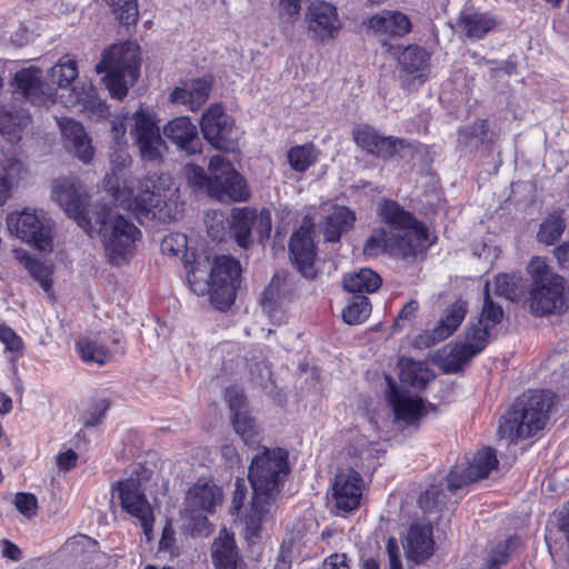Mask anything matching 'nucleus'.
<instances>
[{"label": "nucleus", "mask_w": 569, "mask_h": 569, "mask_svg": "<svg viewBox=\"0 0 569 569\" xmlns=\"http://www.w3.org/2000/svg\"><path fill=\"white\" fill-rule=\"evenodd\" d=\"M418 309L419 303L417 300L408 301L399 311L398 317L393 323V329H401L405 326V321H412L416 318Z\"/></svg>", "instance_id": "nucleus-64"}, {"label": "nucleus", "mask_w": 569, "mask_h": 569, "mask_svg": "<svg viewBox=\"0 0 569 569\" xmlns=\"http://www.w3.org/2000/svg\"><path fill=\"white\" fill-rule=\"evenodd\" d=\"M16 507L22 515L32 517L37 512L38 501L33 493L19 492L16 495Z\"/></svg>", "instance_id": "nucleus-63"}, {"label": "nucleus", "mask_w": 569, "mask_h": 569, "mask_svg": "<svg viewBox=\"0 0 569 569\" xmlns=\"http://www.w3.org/2000/svg\"><path fill=\"white\" fill-rule=\"evenodd\" d=\"M476 481L467 466H453L447 475V486L450 491H456Z\"/></svg>", "instance_id": "nucleus-58"}, {"label": "nucleus", "mask_w": 569, "mask_h": 569, "mask_svg": "<svg viewBox=\"0 0 569 569\" xmlns=\"http://www.w3.org/2000/svg\"><path fill=\"white\" fill-rule=\"evenodd\" d=\"M489 132V126L487 119H478L471 124L459 128L458 139L459 142L469 146L473 140H480L483 143L485 138Z\"/></svg>", "instance_id": "nucleus-56"}, {"label": "nucleus", "mask_w": 569, "mask_h": 569, "mask_svg": "<svg viewBox=\"0 0 569 569\" xmlns=\"http://www.w3.org/2000/svg\"><path fill=\"white\" fill-rule=\"evenodd\" d=\"M289 256L297 270L306 278L313 279L317 276L315 262L318 253L316 243V224L306 216L301 224L290 236Z\"/></svg>", "instance_id": "nucleus-11"}, {"label": "nucleus", "mask_w": 569, "mask_h": 569, "mask_svg": "<svg viewBox=\"0 0 569 569\" xmlns=\"http://www.w3.org/2000/svg\"><path fill=\"white\" fill-rule=\"evenodd\" d=\"M476 357L475 351L463 343L456 345L442 359L441 369L445 373H458Z\"/></svg>", "instance_id": "nucleus-48"}, {"label": "nucleus", "mask_w": 569, "mask_h": 569, "mask_svg": "<svg viewBox=\"0 0 569 569\" xmlns=\"http://www.w3.org/2000/svg\"><path fill=\"white\" fill-rule=\"evenodd\" d=\"M493 286L495 295L505 297L509 300H515V297L517 296V286L512 278L507 273L497 274L493 280Z\"/></svg>", "instance_id": "nucleus-60"}, {"label": "nucleus", "mask_w": 569, "mask_h": 569, "mask_svg": "<svg viewBox=\"0 0 569 569\" xmlns=\"http://www.w3.org/2000/svg\"><path fill=\"white\" fill-rule=\"evenodd\" d=\"M503 319L502 307L495 302L490 293V282L486 281L483 287V303L478 318L480 325L493 329Z\"/></svg>", "instance_id": "nucleus-49"}, {"label": "nucleus", "mask_w": 569, "mask_h": 569, "mask_svg": "<svg viewBox=\"0 0 569 569\" xmlns=\"http://www.w3.org/2000/svg\"><path fill=\"white\" fill-rule=\"evenodd\" d=\"M240 262L233 257L222 254L214 258L208 293L216 309L227 311L233 305L240 284Z\"/></svg>", "instance_id": "nucleus-7"}, {"label": "nucleus", "mask_w": 569, "mask_h": 569, "mask_svg": "<svg viewBox=\"0 0 569 569\" xmlns=\"http://www.w3.org/2000/svg\"><path fill=\"white\" fill-rule=\"evenodd\" d=\"M530 276L529 309L536 317L560 315L568 308L567 280L555 272L542 257H532L527 267Z\"/></svg>", "instance_id": "nucleus-2"}, {"label": "nucleus", "mask_w": 569, "mask_h": 569, "mask_svg": "<svg viewBox=\"0 0 569 569\" xmlns=\"http://www.w3.org/2000/svg\"><path fill=\"white\" fill-rule=\"evenodd\" d=\"M164 181L157 173L148 174L139 182V192L133 197L131 207L136 214L144 218H154L164 203Z\"/></svg>", "instance_id": "nucleus-21"}, {"label": "nucleus", "mask_w": 569, "mask_h": 569, "mask_svg": "<svg viewBox=\"0 0 569 569\" xmlns=\"http://www.w3.org/2000/svg\"><path fill=\"white\" fill-rule=\"evenodd\" d=\"M456 26L461 38L479 41L497 28L498 19L489 11L463 9L458 14Z\"/></svg>", "instance_id": "nucleus-24"}, {"label": "nucleus", "mask_w": 569, "mask_h": 569, "mask_svg": "<svg viewBox=\"0 0 569 569\" xmlns=\"http://www.w3.org/2000/svg\"><path fill=\"white\" fill-rule=\"evenodd\" d=\"M7 224L10 233L39 250L52 247L51 226L36 211L11 212L7 216Z\"/></svg>", "instance_id": "nucleus-13"}, {"label": "nucleus", "mask_w": 569, "mask_h": 569, "mask_svg": "<svg viewBox=\"0 0 569 569\" xmlns=\"http://www.w3.org/2000/svg\"><path fill=\"white\" fill-rule=\"evenodd\" d=\"M77 101L82 104L87 112L98 119H106L110 114L109 106L97 97L92 87L87 92L86 98H78Z\"/></svg>", "instance_id": "nucleus-57"}, {"label": "nucleus", "mask_w": 569, "mask_h": 569, "mask_svg": "<svg viewBox=\"0 0 569 569\" xmlns=\"http://www.w3.org/2000/svg\"><path fill=\"white\" fill-rule=\"evenodd\" d=\"M387 401L396 420L403 421L408 426H418L420 419L427 416V406L422 398L410 397L391 381Z\"/></svg>", "instance_id": "nucleus-23"}, {"label": "nucleus", "mask_w": 569, "mask_h": 569, "mask_svg": "<svg viewBox=\"0 0 569 569\" xmlns=\"http://www.w3.org/2000/svg\"><path fill=\"white\" fill-rule=\"evenodd\" d=\"M356 221L355 212L346 206L337 207L325 219L323 237L326 242H338L341 236L353 228Z\"/></svg>", "instance_id": "nucleus-34"}, {"label": "nucleus", "mask_w": 569, "mask_h": 569, "mask_svg": "<svg viewBox=\"0 0 569 569\" xmlns=\"http://www.w3.org/2000/svg\"><path fill=\"white\" fill-rule=\"evenodd\" d=\"M557 403L555 392L528 389L519 395L500 417L497 433L511 442L529 439L543 430Z\"/></svg>", "instance_id": "nucleus-1"}, {"label": "nucleus", "mask_w": 569, "mask_h": 569, "mask_svg": "<svg viewBox=\"0 0 569 569\" xmlns=\"http://www.w3.org/2000/svg\"><path fill=\"white\" fill-rule=\"evenodd\" d=\"M79 70L78 63L74 58L69 54L60 58L49 72V78L52 83L59 88H67L78 78Z\"/></svg>", "instance_id": "nucleus-46"}, {"label": "nucleus", "mask_w": 569, "mask_h": 569, "mask_svg": "<svg viewBox=\"0 0 569 569\" xmlns=\"http://www.w3.org/2000/svg\"><path fill=\"white\" fill-rule=\"evenodd\" d=\"M366 26L375 34L405 37L412 30L410 18L401 11L382 10L368 18Z\"/></svg>", "instance_id": "nucleus-27"}, {"label": "nucleus", "mask_w": 569, "mask_h": 569, "mask_svg": "<svg viewBox=\"0 0 569 569\" xmlns=\"http://www.w3.org/2000/svg\"><path fill=\"white\" fill-rule=\"evenodd\" d=\"M352 140L358 148L377 159H393L399 150L409 147L403 138L383 136L373 126L359 123L352 128Z\"/></svg>", "instance_id": "nucleus-15"}, {"label": "nucleus", "mask_w": 569, "mask_h": 569, "mask_svg": "<svg viewBox=\"0 0 569 569\" xmlns=\"http://www.w3.org/2000/svg\"><path fill=\"white\" fill-rule=\"evenodd\" d=\"M566 228L565 210L558 208L541 221L537 231V240L545 246H552L561 238Z\"/></svg>", "instance_id": "nucleus-39"}, {"label": "nucleus", "mask_w": 569, "mask_h": 569, "mask_svg": "<svg viewBox=\"0 0 569 569\" xmlns=\"http://www.w3.org/2000/svg\"><path fill=\"white\" fill-rule=\"evenodd\" d=\"M406 556L416 563L428 560L436 549L432 526L429 523H412L403 541Z\"/></svg>", "instance_id": "nucleus-26"}, {"label": "nucleus", "mask_w": 569, "mask_h": 569, "mask_svg": "<svg viewBox=\"0 0 569 569\" xmlns=\"http://www.w3.org/2000/svg\"><path fill=\"white\" fill-rule=\"evenodd\" d=\"M284 276L276 273L268 287L263 290L261 307L274 325H281L284 321V311L281 308V287L284 282Z\"/></svg>", "instance_id": "nucleus-35"}, {"label": "nucleus", "mask_w": 569, "mask_h": 569, "mask_svg": "<svg viewBox=\"0 0 569 569\" xmlns=\"http://www.w3.org/2000/svg\"><path fill=\"white\" fill-rule=\"evenodd\" d=\"M468 308L467 302L459 300L453 302L447 310L446 315L439 321L437 328V337L432 342H440L449 338L462 323L466 318Z\"/></svg>", "instance_id": "nucleus-40"}, {"label": "nucleus", "mask_w": 569, "mask_h": 569, "mask_svg": "<svg viewBox=\"0 0 569 569\" xmlns=\"http://www.w3.org/2000/svg\"><path fill=\"white\" fill-rule=\"evenodd\" d=\"M224 400L230 410V423L236 435L248 447L259 446L262 440L260 428L249 410L244 390L238 386H229L224 390Z\"/></svg>", "instance_id": "nucleus-9"}, {"label": "nucleus", "mask_w": 569, "mask_h": 569, "mask_svg": "<svg viewBox=\"0 0 569 569\" xmlns=\"http://www.w3.org/2000/svg\"><path fill=\"white\" fill-rule=\"evenodd\" d=\"M382 47H386V51L397 59L400 72L411 77L403 87L409 89L427 81L428 76L425 70L429 66L430 54L425 48L418 44H408L402 48L386 41L382 42Z\"/></svg>", "instance_id": "nucleus-18"}, {"label": "nucleus", "mask_w": 569, "mask_h": 569, "mask_svg": "<svg viewBox=\"0 0 569 569\" xmlns=\"http://www.w3.org/2000/svg\"><path fill=\"white\" fill-rule=\"evenodd\" d=\"M207 266L196 262L187 273L190 290L201 297L208 293L211 286V272L207 278Z\"/></svg>", "instance_id": "nucleus-53"}, {"label": "nucleus", "mask_w": 569, "mask_h": 569, "mask_svg": "<svg viewBox=\"0 0 569 569\" xmlns=\"http://www.w3.org/2000/svg\"><path fill=\"white\" fill-rule=\"evenodd\" d=\"M273 501L274 499L253 493L250 508L244 516L247 539L250 540L260 537L263 519L269 512Z\"/></svg>", "instance_id": "nucleus-37"}, {"label": "nucleus", "mask_w": 569, "mask_h": 569, "mask_svg": "<svg viewBox=\"0 0 569 569\" xmlns=\"http://www.w3.org/2000/svg\"><path fill=\"white\" fill-rule=\"evenodd\" d=\"M211 82L203 78L192 79L183 83V87H176L170 93V101L188 106L194 111L203 106L209 99Z\"/></svg>", "instance_id": "nucleus-29"}, {"label": "nucleus", "mask_w": 569, "mask_h": 569, "mask_svg": "<svg viewBox=\"0 0 569 569\" xmlns=\"http://www.w3.org/2000/svg\"><path fill=\"white\" fill-rule=\"evenodd\" d=\"M211 562L214 569H248L237 545L234 533L222 529L211 546Z\"/></svg>", "instance_id": "nucleus-25"}, {"label": "nucleus", "mask_w": 569, "mask_h": 569, "mask_svg": "<svg viewBox=\"0 0 569 569\" xmlns=\"http://www.w3.org/2000/svg\"><path fill=\"white\" fill-rule=\"evenodd\" d=\"M446 495L437 485H430L418 498V506L423 513H439L445 506Z\"/></svg>", "instance_id": "nucleus-52"}, {"label": "nucleus", "mask_w": 569, "mask_h": 569, "mask_svg": "<svg viewBox=\"0 0 569 569\" xmlns=\"http://www.w3.org/2000/svg\"><path fill=\"white\" fill-rule=\"evenodd\" d=\"M290 167L296 172H306L318 160V150L312 142L291 147L287 152Z\"/></svg>", "instance_id": "nucleus-44"}, {"label": "nucleus", "mask_w": 569, "mask_h": 569, "mask_svg": "<svg viewBox=\"0 0 569 569\" xmlns=\"http://www.w3.org/2000/svg\"><path fill=\"white\" fill-rule=\"evenodd\" d=\"M164 137L176 146L177 150L186 156L201 153L202 141L198 128L188 117H178L163 127Z\"/></svg>", "instance_id": "nucleus-22"}, {"label": "nucleus", "mask_w": 569, "mask_h": 569, "mask_svg": "<svg viewBox=\"0 0 569 569\" xmlns=\"http://www.w3.org/2000/svg\"><path fill=\"white\" fill-rule=\"evenodd\" d=\"M371 313V303L365 295H353L342 310V319L350 326L363 323Z\"/></svg>", "instance_id": "nucleus-47"}, {"label": "nucleus", "mask_w": 569, "mask_h": 569, "mask_svg": "<svg viewBox=\"0 0 569 569\" xmlns=\"http://www.w3.org/2000/svg\"><path fill=\"white\" fill-rule=\"evenodd\" d=\"M53 200L86 232H90L91 219L88 212V194L81 190L78 181L71 178L58 179L52 189Z\"/></svg>", "instance_id": "nucleus-12"}, {"label": "nucleus", "mask_w": 569, "mask_h": 569, "mask_svg": "<svg viewBox=\"0 0 569 569\" xmlns=\"http://www.w3.org/2000/svg\"><path fill=\"white\" fill-rule=\"evenodd\" d=\"M131 134L139 148L141 158L148 161H161L160 147L164 144L154 113L142 104L132 114Z\"/></svg>", "instance_id": "nucleus-16"}, {"label": "nucleus", "mask_w": 569, "mask_h": 569, "mask_svg": "<svg viewBox=\"0 0 569 569\" xmlns=\"http://www.w3.org/2000/svg\"><path fill=\"white\" fill-rule=\"evenodd\" d=\"M118 22L122 26H136L139 19L137 0H106Z\"/></svg>", "instance_id": "nucleus-51"}, {"label": "nucleus", "mask_w": 569, "mask_h": 569, "mask_svg": "<svg viewBox=\"0 0 569 569\" xmlns=\"http://www.w3.org/2000/svg\"><path fill=\"white\" fill-rule=\"evenodd\" d=\"M289 473V452L283 448L263 447L251 460L248 479L254 495L276 500Z\"/></svg>", "instance_id": "nucleus-5"}, {"label": "nucleus", "mask_w": 569, "mask_h": 569, "mask_svg": "<svg viewBox=\"0 0 569 569\" xmlns=\"http://www.w3.org/2000/svg\"><path fill=\"white\" fill-rule=\"evenodd\" d=\"M187 499L192 510L213 512L222 499V490L211 480L199 479L189 489Z\"/></svg>", "instance_id": "nucleus-30"}, {"label": "nucleus", "mask_w": 569, "mask_h": 569, "mask_svg": "<svg viewBox=\"0 0 569 569\" xmlns=\"http://www.w3.org/2000/svg\"><path fill=\"white\" fill-rule=\"evenodd\" d=\"M0 341L9 351L20 352L23 349L21 337L11 327L3 323H0Z\"/></svg>", "instance_id": "nucleus-62"}, {"label": "nucleus", "mask_w": 569, "mask_h": 569, "mask_svg": "<svg viewBox=\"0 0 569 569\" xmlns=\"http://www.w3.org/2000/svg\"><path fill=\"white\" fill-rule=\"evenodd\" d=\"M96 222L102 238L109 262L122 266L129 261L136 251V242L141 239V231L122 214H112V209L103 204L96 212Z\"/></svg>", "instance_id": "nucleus-4"}, {"label": "nucleus", "mask_w": 569, "mask_h": 569, "mask_svg": "<svg viewBox=\"0 0 569 569\" xmlns=\"http://www.w3.org/2000/svg\"><path fill=\"white\" fill-rule=\"evenodd\" d=\"M112 490L118 492L121 509L139 521L146 540L150 541L153 537L154 515L140 483L127 478L117 481Z\"/></svg>", "instance_id": "nucleus-10"}, {"label": "nucleus", "mask_w": 569, "mask_h": 569, "mask_svg": "<svg viewBox=\"0 0 569 569\" xmlns=\"http://www.w3.org/2000/svg\"><path fill=\"white\" fill-rule=\"evenodd\" d=\"M307 30L315 41L326 42L335 39L341 28L338 11L326 1H313L305 14Z\"/></svg>", "instance_id": "nucleus-19"}, {"label": "nucleus", "mask_w": 569, "mask_h": 569, "mask_svg": "<svg viewBox=\"0 0 569 569\" xmlns=\"http://www.w3.org/2000/svg\"><path fill=\"white\" fill-rule=\"evenodd\" d=\"M18 259L24 269L29 272V274L40 284V287L46 292H49L53 283V269L27 252L20 254Z\"/></svg>", "instance_id": "nucleus-42"}, {"label": "nucleus", "mask_w": 569, "mask_h": 569, "mask_svg": "<svg viewBox=\"0 0 569 569\" xmlns=\"http://www.w3.org/2000/svg\"><path fill=\"white\" fill-rule=\"evenodd\" d=\"M253 230L258 237V241L261 243L270 238L272 220L269 209L262 208L259 212L256 211Z\"/></svg>", "instance_id": "nucleus-59"}, {"label": "nucleus", "mask_w": 569, "mask_h": 569, "mask_svg": "<svg viewBox=\"0 0 569 569\" xmlns=\"http://www.w3.org/2000/svg\"><path fill=\"white\" fill-rule=\"evenodd\" d=\"M203 138L216 149L232 151L237 146L234 121L220 103L209 107L200 121Z\"/></svg>", "instance_id": "nucleus-14"}, {"label": "nucleus", "mask_w": 569, "mask_h": 569, "mask_svg": "<svg viewBox=\"0 0 569 569\" xmlns=\"http://www.w3.org/2000/svg\"><path fill=\"white\" fill-rule=\"evenodd\" d=\"M515 540L516 536H511L491 548L488 551L485 562L480 569H501L502 566L507 565Z\"/></svg>", "instance_id": "nucleus-50"}, {"label": "nucleus", "mask_w": 569, "mask_h": 569, "mask_svg": "<svg viewBox=\"0 0 569 569\" xmlns=\"http://www.w3.org/2000/svg\"><path fill=\"white\" fill-rule=\"evenodd\" d=\"M211 172L210 197L220 202H242L250 198V189L244 178L232 162L216 154L209 161Z\"/></svg>", "instance_id": "nucleus-6"}, {"label": "nucleus", "mask_w": 569, "mask_h": 569, "mask_svg": "<svg viewBox=\"0 0 569 569\" xmlns=\"http://www.w3.org/2000/svg\"><path fill=\"white\" fill-rule=\"evenodd\" d=\"M256 218V209L238 207L231 210L229 230L234 242L242 249L252 244V230Z\"/></svg>", "instance_id": "nucleus-31"}, {"label": "nucleus", "mask_w": 569, "mask_h": 569, "mask_svg": "<svg viewBox=\"0 0 569 569\" xmlns=\"http://www.w3.org/2000/svg\"><path fill=\"white\" fill-rule=\"evenodd\" d=\"M12 84L14 92L37 103L43 98L42 71L36 67L23 68L14 73Z\"/></svg>", "instance_id": "nucleus-33"}, {"label": "nucleus", "mask_w": 569, "mask_h": 569, "mask_svg": "<svg viewBox=\"0 0 569 569\" xmlns=\"http://www.w3.org/2000/svg\"><path fill=\"white\" fill-rule=\"evenodd\" d=\"M377 214L391 229L390 231L399 234H409L410 242L415 246L417 252H421L427 248L428 228L411 211L400 206L398 201L382 199L378 203Z\"/></svg>", "instance_id": "nucleus-8"}, {"label": "nucleus", "mask_w": 569, "mask_h": 569, "mask_svg": "<svg viewBox=\"0 0 569 569\" xmlns=\"http://www.w3.org/2000/svg\"><path fill=\"white\" fill-rule=\"evenodd\" d=\"M366 257H379L383 253L400 254L403 258H415L417 251L411 244L409 234H399L380 227L375 229L362 247Z\"/></svg>", "instance_id": "nucleus-20"}, {"label": "nucleus", "mask_w": 569, "mask_h": 569, "mask_svg": "<svg viewBox=\"0 0 569 569\" xmlns=\"http://www.w3.org/2000/svg\"><path fill=\"white\" fill-rule=\"evenodd\" d=\"M139 47L132 42L110 46L96 64L97 73H104L103 82L110 96L122 100L128 94V82L133 84L140 76Z\"/></svg>", "instance_id": "nucleus-3"}, {"label": "nucleus", "mask_w": 569, "mask_h": 569, "mask_svg": "<svg viewBox=\"0 0 569 569\" xmlns=\"http://www.w3.org/2000/svg\"><path fill=\"white\" fill-rule=\"evenodd\" d=\"M490 331L491 329L479 322L471 325L466 330V340L462 343L473 350L475 355L478 356L488 346Z\"/></svg>", "instance_id": "nucleus-54"}, {"label": "nucleus", "mask_w": 569, "mask_h": 569, "mask_svg": "<svg viewBox=\"0 0 569 569\" xmlns=\"http://www.w3.org/2000/svg\"><path fill=\"white\" fill-rule=\"evenodd\" d=\"M188 243V239L183 233H171L163 238L161 249L164 253L178 256L181 253Z\"/></svg>", "instance_id": "nucleus-61"}, {"label": "nucleus", "mask_w": 569, "mask_h": 569, "mask_svg": "<svg viewBox=\"0 0 569 569\" xmlns=\"http://www.w3.org/2000/svg\"><path fill=\"white\" fill-rule=\"evenodd\" d=\"M183 176L190 187L196 190H206L210 196L211 172L209 174L201 166L187 163L183 167Z\"/></svg>", "instance_id": "nucleus-55"}, {"label": "nucleus", "mask_w": 569, "mask_h": 569, "mask_svg": "<svg viewBox=\"0 0 569 569\" xmlns=\"http://www.w3.org/2000/svg\"><path fill=\"white\" fill-rule=\"evenodd\" d=\"M29 116L22 111H10L0 107V132L7 140L14 142L21 139Z\"/></svg>", "instance_id": "nucleus-41"}, {"label": "nucleus", "mask_w": 569, "mask_h": 569, "mask_svg": "<svg viewBox=\"0 0 569 569\" xmlns=\"http://www.w3.org/2000/svg\"><path fill=\"white\" fill-rule=\"evenodd\" d=\"M59 126L67 146L73 150L74 156L82 162L89 163L93 158V147L82 123L71 118H63L59 121Z\"/></svg>", "instance_id": "nucleus-28"}, {"label": "nucleus", "mask_w": 569, "mask_h": 569, "mask_svg": "<svg viewBox=\"0 0 569 569\" xmlns=\"http://www.w3.org/2000/svg\"><path fill=\"white\" fill-rule=\"evenodd\" d=\"M363 486V477L353 468L342 469L335 475L332 500L336 515L345 516L360 507Z\"/></svg>", "instance_id": "nucleus-17"}, {"label": "nucleus", "mask_w": 569, "mask_h": 569, "mask_svg": "<svg viewBox=\"0 0 569 569\" xmlns=\"http://www.w3.org/2000/svg\"><path fill=\"white\" fill-rule=\"evenodd\" d=\"M399 378L413 389L425 390L435 379V373L426 361L409 358L401 362Z\"/></svg>", "instance_id": "nucleus-36"}, {"label": "nucleus", "mask_w": 569, "mask_h": 569, "mask_svg": "<svg viewBox=\"0 0 569 569\" xmlns=\"http://www.w3.org/2000/svg\"><path fill=\"white\" fill-rule=\"evenodd\" d=\"M63 549L71 557L80 560L74 569H93L94 559L100 555L99 542L82 533L69 538L64 542Z\"/></svg>", "instance_id": "nucleus-32"}, {"label": "nucleus", "mask_w": 569, "mask_h": 569, "mask_svg": "<svg viewBox=\"0 0 569 569\" xmlns=\"http://www.w3.org/2000/svg\"><path fill=\"white\" fill-rule=\"evenodd\" d=\"M498 465L496 450L492 447H483L473 455L467 467L478 481L487 478L492 470L498 468Z\"/></svg>", "instance_id": "nucleus-43"}, {"label": "nucleus", "mask_w": 569, "mask_h": 569, "mask_svg": "<svg viewBox=\"0 0 569 569\" xmlns=\"http://www.w3.org/2000/svg\"><path fill=\"white\" fill-rule=\"evenodd\" d=\"M76 349L84 362H94L100 366L112 359L110 349L90 338H81L76 342Z\"/></svg>", "instance_id": "nucleus-45"}, {"label": "nucleus", "mask_w": 569, "mask_h": 569, "mask_svg": "<svg viewBox=\"0 0 569 569\" xmlns=\"http://www.w3.org/2000/svg\"><path fill=\"white\" fill-rule=\"evenodd\" d=\"M381 283L379 273L370 268H362L358 272L346 274L342 280L343 288L353 295L375 292L381 287Z\"/></svg>", "instance_id": "nucleus-38"}]
</instances>
